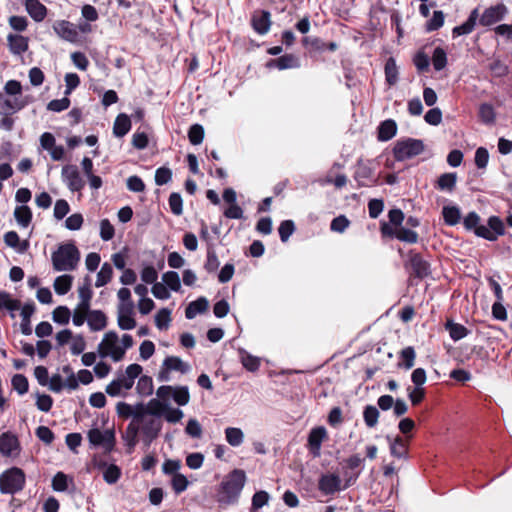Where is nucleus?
Segmentation results:
<instances>
[{"label":"nucleus","mask_w":512,"mask_h":512,"mask_svg":"<svg viewBox=\"0 0 512 512\" xmlns=\"http://www.w3.org/2000/svg\"><path fill=\"white\" fill-rule=\"evenodd\" d=\"M480 216L475 212H469L463 219V226L467 231H472L477 237L494 242L498 237L505 235L506 228L503 220L496 215L487 219V224H480Z\"/></svg>","instance_id":"nucleus-1"},{"label":"nucleus","mask_w":512,"mask_h":512,"mask_svg":"<svg viewBox=\"0 0 512 512\" xmlns=\"http://www.w3.org/2000/svg\"><path fill=\"white\" fill-rule=\"evenodd\" d=\"M247 477L244 470H232L220 483L217 492V502L220 505H235L238 503Z\"/></svg>","instance_id":"nucleus-2"},{"label":"nucleus","mask_w":512,"mask_h":512,"mask_svg":"<svg viewBox=\"0 0 512 512\" xmlns=\"http://www.w3.org/2000/svg\"><path fill=\"white\" fill-rule=\"evenodd\" d=\"M51 260L55 271H72L80 260V252L73 242L63 243L52 253Z\"/></svg>","instance_id":"nucleus-3"},{"label":"nucleus","mask_w":512,"mask_h":512,"mask_svg":"<svg viewBox=\"0 0 512 512\" xmlns=\"http://www.w3.org/2000/svg\"><path fill=\"white\" fill-rule=\"evenodd\" d=\"M25 481L24 471L18 467H11L0 474V492L14 495L24 488Z\"/></svg>","instance_id":"nucleus-4"},{"label":"nucleus","mask_w":512,"mask_h":512,"mask_svg":"<svg viewBox=\"0 0 512 512\" xmlns=\"http://www.w3.org/2000/svg\"><path fill=\"white\" fill-rule=\"evenodd\" d=\"M424 148V142L421 139L404 138L396 141L392 152L395 160L402 162L420 155Z\"/></svg>","instance_id":"nucleus-5"},{"label":"nucleus","mask_w":512,"mask_h":512,"mask_svg":"<svg viewBox=\"0 0 512 512\" xmlns=\"http://www.w3.org/2000/svg\"><path fill=\"white\" fill-rule=\"evenodd\" d=\"M156 396L162 402L172 399L178 406H186L190 402L189 387L186 385H162L158 387Z\"/></svg>","instance_id":"nucleus-6"},{"label":"nucleus","mask_w":512,"mask_h":512,"mask_svg":"<svg viewBox=\"0 0 512 512\" xmlns=\"http://www.w3.org/2000/svg\"><path fill=\"white\" fill-rule=\"evenodd\" d=\"M89 444L92 448H102L105 454H110L116 445L114 429L104 431L99 428H92L87 433Z\"/></svg>","instance_id":"nucleus-7"},{"label":"nucleus","mask_w":512,"mask_h":512,"mask_svg":"<svg viewBox=\"0 0 512 512\" xmlns=\"http://www.w3.org/2000/svg\"><path fill=\"white\" fill-rule=\"evenodd\" d=\"M365 458L359 454H353L345 459L342 465V474L344 477V488L354 485L364 469Z\"/></svg>","instance_id":"nucleus-8"},{"label":"nucleus","mask_w":512,"mask_h":512,"mask_svg":"<svg viewBox=\"0 0 512 512\" xmlns=\"http://www.w3.org/2000/svg\"><path fill=\"white\" fill-rule=\"evenodd\" d=\"M160 417L150 416L148 419L143 420L139 423V434H141V440L145 447L148 449L153 441L158 438L161 429L162 422Z\"/></svg>","instance_id":"nucleus-9"},{"label":"nucleus","mask_w":512,"mask_h":512,"mask_svg":"<svg viewBox=\"0 0 512 512\" xmlns=\"http://www.w3.org/2000/svg\"><path fill=\"white\" fill-rule=\"evenodd\" d=\"M354 179L357 181V187H371L378 184V177L375 175V168L370 160H358Z\"/></svg>","instance_id":"nucleus-10"},{"label":"nucleus","mask_w":512,"mask_h":512,"mask_svg":"<svg viewBox=\"0 0 512 512\" xmlns=\"http://www.w3.org/2000/svg\"><path fill=\"white\" fill-rule=\"evenodd\" d=\"M380 231L384 237L396 238L405 243L414 244L418 241V233L414 230L405 227L394 229L387 222H381Z\"/></svg>","instance_id":"nucleus-11"},{"label":"nucleus","mask_w":512,"mask_h":512,"mask_svg":"<svg viewBox=\"0 0 512 512\" xmlns=\"http://www.w3.org/2000/svg\"><path fill=\"white\" fill-rule=\"evenodd\" d=\"M159 405L160 401L156 399H151L147 405H145L143 402H139L136 405H133L132 411L134 413L129 424H134V426L138 427L139 423L145 419H148L150 416L161 417L159 410L153 409V407Z\"/></svg>","instance_id":"nucleus-12"},{"label":"nucleus","mask_w":512,"mask_h":512,"mask_svg":"<svg viewBox=\"0 0 512 512\" xmlns=\"http://www.w3.org/2000/svg\"><path fill=\"white\" fill-rule=\"evenodd\" d=\"M61 177L71 192H80L85 186V182L81 178L76 165L67 164L63 166Z\"/></svg>","instance_id":"nucleus-13"},{"label":"nucleus","mask_w":512,"mask_h":512,"mask_svg":"<svg viewBox=\"0 0 512 512\" xmlns=\"http://www.w3.org/2000/svg\"><path fill=\"white\" fill-rule=\"evenodd\" d=\"M265 66L268 69H278L280 71L287 69H297L301 67V61L296 55L286 53L284 55H280L278 58L269 59Z\"/></svg>","instance_id":"nucleus-14"},{"label":"nucleus","mask_w":512,"mask_h":512,"mask_svg":"<svg viewBox=\"0 0 512 512\" xmlns=\"http://www.w3.org/2000/svg\"><path fill=\"white\" fill-rule=\"evenodd\" d=\"M326 436L327 432L323 426H317L310 430L307 439V448L314 458L321 455V445Z\"/></svg>","instance_id":"nucleus-15"},{"label":"nucleus","mask_w":512,"mask_h":512,"mask_svg":"<svg viewBox=\"0 0 512 512\" xmlns=\"http://www.w3.org/2000/svg\"><path fill=\"white\" fill-rule=\"evenodd\" d=\"M408 256V262L415 277L423 279L431 273L429 262L420 253L410 250Z\"/></svg>","instance_id":"nucleus-16"},{"label":"nucleus","mask_w":512,"mask_h":512,"mask_svg":"<svg viewBox=\"0 0 512 512\" xmlns=\"http://www.w3.org/2000/svg\"><path fill=\"white\" fill-rule=\"evenodd\" d=\"M271 25V13L268 10L262 9L253 12L251 16V26L257 34H267Z\"/></svg>","instance_id":"nucleus-17"},{"label":"nucleus","mask_w":512,"mask_h":512,"mask_svg":"<svg viewBox=\"0 0 512 512\" xmlns=\"http://www.w3.org/2000/svg\"><path fill=\"white\" fill-rule=\"evenodd\" d=\"M507 7L500 3L489 8H486L479 18V23L482 26H491L505 17Z\"/></svg>","instance_id":"nucleus-18"},{"label":"nucleus","mask_w":512,"mask_h":512,"mask_svg":"<svg viewBox=\"0 0 512 512\" xmlns=\"http://www.w3.org/2000/svg\"><path fill=\"white\" fill-rule=\"evenodd\" d=\"M54 32L63 40L75 43L78 41L79 33L76 26L67 20H58L53 24Z\"/></svg>","instance_id":"nucleus-19"},{"label":"nucleus","mask_w":512,"mask_h":512,"mask_svg":"<svg viewBox=\"0 0 512 512\" xmlns=\"http://www.w3.org/2000/svg\"><path fill=\"white\" fill-rule=\"evenodd\" d=\"M318 488L325 495H331L345 489L341 487V478L333 473L322 475L318 482Z\"/></svg>","instance_id":"nucleus-20"},{"label":"nucleus","mask_w":512,"mask_h":512,"mask_svg":"<svg viewBox=\"0 0 512 512\" xmlns=\"http://www.w3.org/2000/svg\"><path fill=\"white\" fill-rule=\"evenodd\" d=\"M7 46L12 55L20 56L29 48V38L21 34L7 35Z\"/></svg>","instance_id":"nucleus-21"},{"label":"nucleus","mask_w":512,"mask_h":512,"mask_svg":"<svg viewBox=\"0 0 512 512\" xmlns=\"http://www.w3.org/2000/svg\"><path fill=\"white\" fill-rule=\"evenodd\" d=\"M478 18V8H475L470 12L468 18L461 25L455 26L452 29V37L457 38L462 35L470 34L474 30Z\"/></svg>","instance_id":"nucleus-22"},{"label":"nucleus","mask_w":512,"mask_h":512,"mask_svg":"<svg viewBox=\"0 0 512 512\" xmlns=\"http://www.w3.org/2000/svg\"><path fill=\"white\" fill-rule=\"evenodd\" d=\"M36 310L35 303L30 301L25 303L21 308V323L20 329L22 334L29 336L32 334L31 317Z\"/></svg>","instance_id":"nucleus-23"},{"label":"nucleus","mask_w":512,"mask_h":512,"mask_svg":"<svg viewBox=\"0 0 512 512\" xmlns=\"http://www.w3.org/2000/svg\"><path fill=\"white\" fill-rule=\"evenodd\" d=\"M25 9L35 22H42L47 16V8L39 0H26Z\"/></svg>","instance_id":"nucleus-24"},{"label":"nucleus","mask_w":512,"mask_h":512,"mask_svg":"<svg viewBox=\"0 0 512 512\" xmlns=\"http://www.w3.org/2000/svg\"><path fill=\"white\" fill-rule=\"evenodd\" d=\"M397 133V123L393 119H386L377 127V139L381 142L391 140Z\"/></svg>","instance_id":"nucleus-25"},{"label":"nucleus","mask_w":512,"mask_h":512,"mask_svg":"<svg viewBox=\"0 0 512 512\" xmlns=\"http://www.w3.org/2000/svg\"><path fill=\"white\" fill-rule=\"evenodd\" d=\"M15 450H19L18 438L9 432L2 433L0 435V453L3 456H11Z\"/></svg>","instance_id":"nucleus-26"},{"label":"nucleus","mask_w":512,"mask_h":512,"mask_svg":"<svg viewBox=\"0 0 512 512\" xmlns=\"http://www.w3.org/2000/svg\"><path fill=\"white\" fill-rule=\"evenodd\" d=\"M209 306L206 297L200 296L196 300L191 301L185 308V317L188 320L194 319L198 314L204 313Z\"/></svg>","instance_id":"nucleus-27"},{"label":"nucleus","mask_w":512,"mask_h":512,"mask_svg":"<svg viewBox=\"0 0 512 512\" xmlns=\"http://www.w3.org/2000/svg\"><path fill=\"white\" fill-rule=\"evenodd\" d=\"M126 351L117 344L110 345L105 348L104 342L98 345V354L101 358L111 357L114 362H119L123 359Z\"/></svg>","instance_id":"nucleus-28"},{"label":"nucleus","mask_w":512,"mask_h":512,"mask_svg":"<svg viewBox=\"0 0 512 512\" xmlns=\"http://www.w3.org/2000/svg\"><path fill=\"white\" fill-rule=\"evenodd\" d=\"M238 356L243 367L249 372H256L260 367V358L250 354L244 348H238Z\"/></svg>","instance_id":"nucleus-29"},{"label":"nucleus","mask_w":512,"mask_h":512,"mask_svg":"<svg viewBox=\"0 0 512 512\" xmlns=\"http://www.w3.org/2000/svg\"><path fill=\"white\" fill-rule=\"evenodd\" d=\"M87 324L92 331L103 330L107 326V317L101 310L89 311Z\"/></svg>","instance_id":"nucleus-30"},{"label":"nucleus","mask_w":512,"mask_h":512,"mask_svg":"<svg viewBox=\"0 0 512 512\" xmlns=\"http://www.w3.org/2000/svg\"><path fill=\"white\" fill-rule=\"evenodd\" d=\"M162 364L171 372L178 371L181 374H188L191 371V366L178 356H167Z\"/></svg>","instance_id":"nucleus-31"},{"label":"nucleus","mask_w":512,"mask_h":512,"mask_svg":"<svg viewBox=\"0 0 512 512\" xmlns=\"http://www.w3.org/2000/svg\"><path fill=\"white\" fill-rule=\"evenodd\" d=\"M390 445V453L393 457L398 459H405L407 457V443L399 436L391 438L386 437Z\"/></svg>","instance_id":"nucleus-32"},{"label":"nucleus","mask_w":512,"mask_h":512,"mask_svg":"<svg viewBox=\"0 0 512 512\" xmlns=\"http://www.w3.org/2000/svg\"><path fill=\"white\" fill-rule=\"evenodd\" d=\"M159 406L162 407V410L159 411L161 416H163L168 423H177L184 417L183 411L180 408L172 407L169 402L160 401Z\"/></svg>","instance_id":"nucleus-33"},{"label":"nucleus","mask_w":512,"mask_h":512,"mask_svg":"<svg viewBox=\"0 0 512 512\" xmlns=\"http://www.w3.org/2000/svg\"><path fill=\"white\" fill-rule=\"evenodd\" d=\"M131 129V120L129 116L125 113H120L113 125V134L115 137L122 138L124 137Z\"/></svg>","instance_id":"nucleus-34"},{"label":"nucleus","mask_w":512,"mask_h":512,"mask_svg":"<svg viewBox=\"0 0 512 512\" xmlns=\"http://www.w3.org/2000/svg\"><path fill=\"white\" fill-rule=\"evenodd\" d=\"M444 327L445 330L449 332L451 339L455 342L465 338L470 333L464 325L456 323L451 319L446 321Z\"/></svg>","instance_id":"nucleus-35"},{"label":"nucleus","mask_w":512,"mask_h":512,"mask_svg":"<svg viewBox=\"0 0 512 512\" xmlns=\"http://www.w3.org/2000/svg\"><path fill=\"white\" fill-rule=\"evenodd\" d=\"M14 218L19 226L27 228L31 224L33 218L31 208L27 205L16 206L14 210Z\"/></svg>","instance_id":"nucleus-36"},{"label":"nucleus","mask_w":512,"mask_h":512,"mask_svg":"<svg viewBox=\"0 0 512 512\" xmlns=\"http://www.w3.org/2000/svg\"><path fill=\"white\" fill-rule=\"evenodd\" d=\"M479 120L485 125H494L496 121V112L492 104L484 102L478 108Z\"/></svg>","instance_id":"nucleus-37"},{"label":"nucleus","mask_w":512,"mask_h":512,"mask_svg":"<svg viewBox=\"0 0 512 512\" xmlns=\"http://www.w3.org/2000/svg\"><path fill=\"white\" fill-rule=\"evenodd\" d=\"M220 266V261L218 259L217 253L214 248L213 243H208L207 251H206V260L204 263V269L207 273H214Z\"/></svg>","instance_id":"nucleus-38"},{"label":"nucleus","mask_w":512,"mask_h":512,"mask_svg":"<svg viewBox=\"0 0 512 512\" xmlns=\"http://www.w3.org/2000/svg\"><path fill=\"white\" fill-rule=\"evenodd\" d=\"M457 181V174L455 172L441 174L436 183V188L442 191L451 192L454 190Z\"/></svg>","instance_id":"nucleus-39"},{"label":"nucleus","mask_w":512,"mask_h":512,"mask_svg":"<svg viewBox=\"0 0 512 512\" xmlns=\"http://www.w3.org/2000/svg\"><path fill=\"white\" fill-rule=\"evenodd\" d=\"M384 73H385V80L389 86H393L398 81V67L396 64V60L393 57H389L386 60L385 67H384Z\"/></svg>","instance_id":"nucleus-40"},{"label":"nucleus","mask_w":512,"mask_h":512,"mask_svg":"<svg viewBox=\"0 0 512 512\" xmlns=\"http://www.w3.org/2000/svg\"><path fill=\"white\" fill-rule=\"evenodd\" d=\"M224 433L227 443L232 447H239L244 442V433L241 428L227 427Z\"/></svg>","instance_id":"nucleus-41"},{"label":"nucleus","mask_w":512,"mask_h":512,"mask_svg":"<svg viewBox=\"0 0 512 512\" xmlns=\"http://www.w3.org/2000/svg\"><path fill=\"white\" fill-rule=\"evenodd\" d=\"M444 222L449 226H455L461 218L460 209L455 205H448L442 208Z\"/></svg>","instance_id":"nucleus-42"},{"label":"nucleus","mask_w":512,"mask_h":512,"mask_svg":"<svg viewBox=\"0 0 512 512\" xmlns=\"http://www.w3.org/2000/svg\"><path fill=\"white\" fill-rule=\"evenodd\" d=\"M163 284L171 291L181 290V279L176 271H167L162 275Z\"/></svg>","instance_id":"nucleus-43"},{"label":"nucleus","mask_w":512,"mask_h":512,"mask_svg":"<svg viewBox=\"0 0 512 512\" xmlns=\"http://www.w3.org/2000/svg\"><path fill=\"white\" fill-rule=\"evenodd\" d=\"M73 277L69 274H64L56 277L54 281V290L58 295L67 294L72 286Z\"/></svg>","instance_id":"nucleus-44"},{"label":"nucleus","mask_w":512,"mask_h":512,"mask_svg":"<svg viewBox=\"0 0 512 512\" xmlns=\"http://www.w3.org/2000/svg\"><path fill=\"white\" fill-rule=\"evenodd\" d=\"M432 64L436 71L443 70L447 65V53L446 51L440 47L437 46L434 48L432 53Z\"/></svg>","instance_id":"nucleus-45"},{"label":"nucleus","mask_w":512,"mask_h":512,"mask_svg":"<svg viewBox=\"0 0 512 512\" xmlns=\"http://www.w3.org/2000/svg\"><path fill=\"white\" fill-rule=\"evenodd\" d=\"M379 410L373 405H366L363 410V419L367 427L373 428L378 423Z\"/></svg>","instance_id":"nucleus-46"},{"label":"nucleus","mask_w":512,"mask_h":512,"mask_svg":"<svg viewBox=\"0 0 512 512\" xmlns=\"http://www.w3.org/2000/svg\"><path fill=\"white\" fill-rule=\"evenodd\" d=\"M112 275H113L112 266L109 263L105 262L97 274L95 286L97 288H99V287H103V286L107 285L111 281Z\"/></svg>","instance_id":"nucleus-47"},{"label":"nucleus","mask_w":512,"mask_h":512,"mask_svg":"<svg viewBox=\"0 0 512 512\" xmlns=\"http://www.w3.org/2000/svg\"><path fill=\"white\" fill-rule=\"evenodd\" d=\"M71 317V311L67 306H57L52 312V319L60 325H67Z\"/></svg>","instance_id":"nucleus-48"},{"label":"nucleus","mask_w":512,"mask_h":512,"mask_svg":"<svg viewBox=\"0 0 512 512\" xmlns=\"http://www.w3.org/2000/svg\"><path fill=\"white\" fill-rule=\"evenodd\" d=\"M302 45L315 52L323 53L326 51V42L319 37L305 36L302 38Z\"/></svg>","instance_id":"nucleus-49"},{"label":"nucleus","mask_w":512,"mask_h":512,"mask_svg":"<svg viewBox=\"0 0 512 512\" xmlns=\"http://www.w3.org/2000/svg\"><path fill=\"white\" fill-rule=\"evenodd\" d=\"M445 15L441 10H435L430 20L425 25L427 32L437 31L444 25Z\"/></svg>","instance_id":"nucleus-50"},{"label":"nucleus","mask_w":512,"mask_h":512,"mask_svg":"<svg viewBox=\"0 0 512 512\" xmlns=\"http://www.w3.org/2000/svg\"><path fill=\"white\" fill-rule=\"evenodd\" d=\"M11 385L19 395H24L29 390L28 379L23 374H15L11 379Z\"/></svg>","instance_id":"nucleus-51"},{"label":"nucleus","mask_w":512,"mask_h":512,"mask_svg":"<svg viewBox=\"0 0 512 512\" xmlns=\"http://www.w3.org/2000/svg\"><path fill=\"white\" fill-rule=\"evenodd\" d=\"M136 390L142 396H150L153 393L152 378L147 375L140 376L137 382Z\"/></svg>","instance_id":"nucleus-52"},{"label":"nucleus","mask_w":512,"mask_h":512,"mask_svg":"<svg viewBox=\"0 0 512 512\" xmlns=\"http://www.w3.org/2000/svg\"><path fill=\"white\" fill-rule=\"evenodd\" d=\"M155 325L159 330H166L171 321V310L168 308L160 309L155 315Z\"/></svg>","instance_id":"nucleus-53"},{"label":"nucleus","mask_w":512,"mask_h":512,"mask_svg":"<svg viewBox=\"0 0 512 512\" xmlns=\"http://www.w3.org/2000/svg\"><path fill=\"white\" fill-rule=\"evenodd\" d=\"M204 128L201 124H193L188 131V139L192 145H199L204 139Z\"/></svg>","instance_id":"nucleus-54"},{"label":"nucleus","mask_w":512,"mask_h":512,"mask_svg":"<svg viewBox=\"0 0 512 512\" xmlns=\"http://www.w3.org/2000/svg\"><path fill=\"white\" fill-rule=\"evenodd\" d=\"M139 428L134 426V424H128L125 434L123 435V439L126 443V446L130 449H133L138 442Z\"/></svg>","instance_id":"nucleus-55"},{"label":"nucleus","mask_w":512,"mask_h":512,"mask_svg":"<svg viewBox=\"0 0 512 512\" xmlns=\"http://www.w3.org/2000/svg\"><path fill=\"white\" fill-rule=\"evenodd\" d=\"M295 229L296 227L293 220H283L278 227L280 240L282 242H287Z\"/></svg>","instance_id":"nucleus-56"},{"label":"nucleus","mask_w":512,"mask_h":512,"mask_svg":"<svg viewBox=\"0 0 512 512\" xmlns=\"http://www.w3.org/2000/svg\"><path fill=\"white\" fill-rule=\"evenodd\" d=\"M121 477V469L116 464H110L103 471V479L107 484H115Z\"/></svg>","instance_id":"nucleus-57"},{"label":"nucleus","mask_w":512,"mask_h":512,"mask_svg":"<svg viewBox=\"0 0 512 512\" xmlns=\"http://www.w3.org/2000/svg\"><path fill=\"white\" fill-rule=\"evenodd\" d=\"M172 170L169 167L162 166L155 171V183L158 186H163L172 180Z\"/></svg>","instance_id":"nucleus-58"},{"label":"nucleus","mask_w":512,"mask_h":512,"mask_svg":"<svg viewBox=\"0 0 512 512\" xmlns=\"http://www.w3.org/2000/svg\"><path fill=\"white\" fill-rule=\"evenodd\" d=\"M171 212L179 216L183 213V199L180 193L172 192L168 199Z\"/></svg>","instance_id":"nucleus-59"},{"label":"nucleus","mask_w":512,"mask_h":512,"mask_svg":"<svg viewBox=\"0 0 512 512\" xmlns=\"http://www.w3.org/2000/svg\"><path fill=\"white\" fill-rule=\"evenodd\" d=\"M69 479L63 472H57L52 478V488L56 492H64L68 489Z\"/></svg>","instance_id":"nucleus-60"},{"label":"nucleus","mask_w":512,"mask_h":512,"mask_svg":"<svg viewBox=\"0 0 512 512\" xmlns=\"http://www.w3.org/2000/svg\"><path fill=\"white\" fill-rule=\"evenodd\" d=\"M171 485L174 492L180 494L188 488L189 481L185 475L178 473L172 477Z\"/></svg>","instance_id":"nucleus-61"},{"label":"nucleus","mask_w":512,"mask_h":512,"mask_svg":"<svg viewBox=\"0 0 512 512\" xmlns=\"http://www.w3.org/2000/svg\"><path fill=\"white\" fill-rule=\"evenodd\" d=\"M269 499H270V495L268 494V492H266L264 490L255 492L254 495L252 496L251 509L253 511H256V510L262 508L263 506H265L268 503Z\"/></svg>","instance_id":"nucleus-62"},{"label":"nucleus","mask_w":512,"mask_h":512,"mask_svg":"<svg viewBox=\"0 0 512 512\" xmlns=\"http://www.w3.org/2000/svg\"><path fill=\"white\" fill-rule=\"evenodd\" d=\"M158 272L153 265H146L141 270V280L146 284L158 283Z\"/></svg>","instance_id":"nucleus-63"},{"label":"nucleus","mask_w":512,"mask_h":512,"mask_svg":"<svg viewBox=\"0 0 512 512\" xmlns=\"http://www.w3.org/2000/svg\"><path fill=\"white\" fill-rule=\"evenodd\" d=\"M36 406L42 412H49L53 406V398L48 394L37 392Z\"/></svg>","instance_id":"nucleus-64"}]
</instances>
